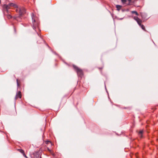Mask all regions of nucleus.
Listing matches in <instances>:
<instances>
[{"label": "nucleus", "mask_w": 158, "mask_h": 158, "mask_svg": "<svg viewBox=\"0 0 158 158\" xmlns=\"http://www.w3.org/2000/svg\"><path fill=\"white\" fill-rule=\"evenodd\" d=\"M31 17L32 19V27L35 30L37 27L38 28L39 22L38 19V18L37 17H35V18L34 17V15L33 13L32 14Z\"/></svg>", "instance_id": "f257e3e1"}, {"label": "nucleus", "mask_w": 158, "mask_h": 158, "mask_svg": "<svg viewBox=\"0 0 158 158\" xmlns=\"http://www.w3.org/2000/svg\"><path fill=\"white\" fill-rule=\"evenodd\" d=\"M12 6L15 8H18V6L16 4L12 3H10L8 5L4 4L3 6L4 11L8 12V10L10 7Z\"/></svg>", "instance_id": "f03ea898"}, {"label": "nucleus", "mask_w": 158, "mask_h": 158, "mask_svg": "<svg viewBox=\"0 0 158 158\" xmlns=\"http://www.w3.org/2000/svg\"><path fill=\"white\" fill-rule=\"evenodd\" d=\"M73 67L75 71L77 72L78 76L81 77L83 75V72L82 70L74 65H73Z\"/></svg>", "instance_id": "7ed1b4c3"}, {"label": "nucleus", "mask_w": 158, "mask_h": 158, "mask_svg": "<svg viewBox=\"0 0 158 158\" xmlns=\"http://www.w3.org/2000/svg\"><path fill=\"white\" fill-rule=\"evenodd\" d=\"M16 11L17 12L19 13V15L21 16L22 15L26 12V10L23 7H18L17 8Z\"/></svg>", "instance_id": "20e7f679"}, {"label": "nucleus", "mask_w": 158, "mask_h": 158, "mask_svg": "<svg viewBox=\"0 0 158 158\" xmlns=\"http://www.w3.org/2000/svg\"><path fill=\"white\" fill-rule=\"evenodd\" d=\"M134 19L136 21L139 25H141L142 21L137 16H135L134 18Z\"/></svg>", "instance_id": "39448f33"}, {"label": "nucleus", "mask_w": 158, "mask_h": 158, "mask_svg": "<svg viewBox=\"0 0 158 158\" xmlns=\"http://www.w3.org/2000/svg\"><path fill=\"white\" fill-rule=\"evenodd\" d=\"M38 35H39V37L38 38V40L37 41V43L38 44H40V43H42L43 42H44V41L42 39V38L39 35L38 33H37Z\"/></svg>", "instance_id": "423d86ee"}, {"label": "nucleus", "mask_w": 158, "mask_h": 158, "mask_svg": "<svg viewBox=\"0 0 158 158\" xmlns=\"http://www.w3.org/2000/svg\"><path fill=\"white\" fill-rule=\"evenodd\" d=\"M141 17L143 19H147L148 18L147 15L146 13H145L141 12L140 13Z\"/></svg>", "instance_id": "0eeeda50"}, {"label": "nucleus", "mask_w": 158, "mask_h": 158, "mask_svg": "<svg viewBox=\"0 0 158 158\" xmlns=\"http://www.w3.org/2000/svg\"><path fill=\"white\" fill-rule=\"evenodd\" d=\"M21 15H18L17 16H14L13 18L14 19L16 20L17 21H20L21 19Z\"/></svg>", "instance_id": "6e6552de"}, {"label": "nucleus", "mask_w": 158, "mask_h": 158, "mask_svg": "<svg viewBox=\"0 0 158 158\" xmlns=\"http://www.w3.org/2000/svg\"><path fill=\"white\" fill-rule=\"evenodd\" d=\"M4 12L5 15L7 17L8 19H11L13 18L12 16H11V15L10 14V13L9 10H8V12L4 11Z\"/></svg>", "instance_id": "1a4fd4ad"}, {"label": "nucleus", "mask_w": 158, "mask_h": 158, "mask_svg": "<svg viewBox=\"0 0 158 158\" xmlns=\"http://www.w3.org/2000/svg\"><path fill=\"white\" fill-rule=\"evenodd\" d=\"M22 97L21 93L20 91L18 92L15 96V99H17L18 98H21Z\"/></svg>", "instance_id": "9d476101"}, {"label": "nucleus", "mask_w": 158, "mask_h": 158, "mask_svg": "<svg viewBox=\"0 0 158 158\" xmlns=\"http://www.w3.org/2000/svg\"><path fill=\"white\" fill-rule=\"evenodd\" d=\"M17 150L19 151V152H20V153H22L23 155V156L25 157V158H27V156H26V155H25V152L24 151L21 149H17Z\"/></svg>", "instance_id": "9b49d317"}, {"label": "nucleus", "mask_w": 158, "mask_h": 158, "mask_svg": "<svg viewBox=\"0 0 158 158\" xmlns=\"http://www.w3.org/2000/svg\"><path fill=\"white\" fill-rule=\"evenodd\" d=\"M143 130H140L138 133V135L141 138H142L143 137Z\"/></svg>", "instance_id": "f8f14e48"}, {"label": "nucleus", "mask_w": 158, "mask_h": 158, "mask_svg": "<svg viewBox=\"0 0 158 158\" xmlns=\"http://www.w3.org/2000/svg\"><path fill=\"white\" fill-rule=\"evenodd\" d=\"M139 26H140V27H141V28L143 30L145 31H146V29H145V27H144V26L143 25L141 24V25H139Z\"/></svg>", "instance_id": "ddd939ff"}, {"label": "nucleus", "mask_w": 158, "mask_h": 158, "mask_svg": "<svg viewBox=\"0 0 158 158\" xmlns=\"http://www.w3.org/2000/svg\"><path fill=\"white\" fill-rule=\"evenodd\" d=\"M122 6L120 5H117L116 6V7L117 9V10H119L121 8Z\"/></svg>", "instance_id": "4468645a"}, {"label": "nucleus", "mask_w": 158, "mask_h": 158, "mask_svg": "<svg viewBox=\"0 0 158 158\" xmlns=\"http://www.w3.org/2000/svg\"><path fill=\"white\" fill-rule=\"evenodd\" d=\"M131 13L132 14H135V15L138 16L139 15L138 13L136 11H131Z\"/></svg>", "instance_id": "2eb2a0df"}, {"label": "nucleus", "mask_w": 158, "mask_h": 158, "mask_svg": "<svg viewBox=\"0 0 158 158\" xmlns=\"http://www.w3.org/2000/svg\"><path fill=\"white\" fill-rule=\"evenodd\" d=\"M45 143L47 144L50 143L51 145H52V142L49 141H45Z\"/></svg>", "instance_id": "dca6fc26"}, {"label": "nucleus", "mask_w": 158, "mask_h": 158, "mask_svg": "<svg viewBox=\"0 0 158 158\" xmlns=\"http://www.w3.org/2000/svg\"><path fill=\"white\" fill-rule=\"evenodd\" d=\"M121 1H122V2L124 4H126L127 2V1L128 2V0H121Z\"/></svg>", "instance_id": "f3484780"}, {"label": "nucleus", "mask_w": 158, "mask_h": 158, "mask_svg": "<svg viewBox=\"0 0 158 158\" xmlns=\"http://www.w3.org/2000/svg\"><path fill=\"white\" fill-rule=\"evenodd\" d=\"M47 149L48 150V151L50 153H51L52 152V151L51 150H50L49 148H47Z\"/></svg>", "instance_id": "a211bd4d"}, {"label": "nucleus", "mask_w": 158, "mask_h": 158, "mask_svg": "<svg viewBox=\"0 0 158 158\" xmlns=\"http://www.w3.org/2000/svg\"><path fill=\"white\" fill-rule=\"evenodd\" d=\"M16 81H17V86H18L19 85V83L18 81V79H17Z\"/></svg>", "instance_id": "6ab92c4d"}, {"label": "nucleus", "mask_w": 158, "mask_h": 158, "mask_svg": "<svg viewBox=\"0 0 158 158\" xmlns=\"http://www.w3.org/2000/svg\"><path fill=\"white\" fill-rule=\"evenodd\" d=\"M14 30L15 32V33H16V29L15 27H14Z\"/></svg>", "instance_id": "aec40b11"}, {"label": "nucleus", "mask_w": 158, "mask_h": 158, "mask_svg": "<svg viewBox=\"0 0 158 158\" xmlns=\"http://www.w3.org/2000/svg\"><path fill=\"white\" fill-rule=\"evenodd\" d=\"M47 45L49 48V46L47 44Z\"/></svg>", "instance_id": "412c9836"}, {"label": "nucleus", "mask_w": 158, "mask_h": 158, "mask_svg": "<svg viewBox=\"0 0 158 158\" xmlns=\"http://www.w3.org/2000/svg\"><path fill=\"white\" fill-rule=\"evenodd\" d=\"M99 69H102V68H99Z\"/></svg>", "instance_id": "4be33fe9"}, {"label": "nucleus", "mask_w": 158, "mask_h": 158, "mask_svg": "<svg viewBox=\"0 0 158 158\" xmlns=\"http://www.w3.org/2000/svg\"><path fill=\"white\" fill-rule=\"evenodd\" d=\"M123 19V18L120 19L122 20Z\"/></svg>", "instance_id": "5701e85b"}, {"label": "nucleus", "mask_w": 158, "mask_h": 158, "mask_svg": "<svg viewBox=\"0 0 158 158\" xmlns=\"http://www.w3.org/2000/svg\"><path fill=\"white\" fill-rule=\"evenodd\" d=\"M40 158H41V157H40Z\"/></svg>", "instance_id": "b1692460"}]
</instances>
